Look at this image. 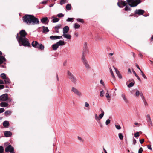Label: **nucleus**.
I'll return each instance as SVG.
<instances>
[{
    "instance_id": "obj_63",
    "label": "nucleus",
    "mask_w": 153,
    "mask_h": 153,
    "mask_svg": "<svg viewBox=\"0 0 153 153\" xmlns=\"http://www.w3.org/2000/svg\"><path fill=\"white\" fill-rule=\"evenodd\" d=\"M78 139L79 140H80L81 141H82V142L83 141V140H82V139L81 137L78 136Z\"/></svg>"
},
{
    "instance_id": "obj_14",
    "label": "nucleus",
    "mask_w": 153,
    "mask_h": 153,
    "mask_svg": "<svg viewBox=\"0 0 153 153\" xmlns=\"http://www.w3.org/2000/svg\"><path fill=\"white\" fill-rule=\"evenodd\" d=\"M72 91L77 95H80L82 94L80 92H79L77 89L74 87L72 88Z\"/></svg>"
},
{
    "instance_id": "obj_46",
    "label": "nucleus",
    "mask_w": 153,
    "mask_h": 153,
    "mask_svg": "<svg viewBox=\"0 0 153 153\" xmlns=\"http://www.w3.org/2000/svg\"><path fill=\"white\" fill-rule=\"evenodd\" d=\"M141 72V74L142 75V76L144 77V78L145 79H147V77L146 76H145L143 72L142 71H140Z\"/></svg>"
},
{
    "instance_id": "obj_20",
    "label": "nucleus",
    "mask_w": 153,
    "mask_h": 153,
    "mask_svg": "<svg viewBox=\"0 0 153 153\" xmlns=\"http://www.w3.org/2000/svg\"><path fill=\"white\" fill-rule=\"evenodd\" d=\"M61 25L59 24L58 26H56L54 28L55 31L56 33H59V29L61 27Z\"/></svg>"
},
{
    "instance_id": "obj_31",
    "label": "nucleus",
    "mask_w": 153,
    "mask_h": 153,
    "mask_svg": "<svg viewBox=\"0 0 153 153\" xmlns=\"http://www.w3.org/2000/svg\"><path fill=\"white\" fill-rule=\"evenodd\" d=\"M43 29V33H45V32H48L49 31V30L48 29L47 27H46L45 26H43L42 27Z\"/></svg>"
},
{
    "instance_id": "obj_13",
    "label": "nucleus",
    "mask_w": 153,
    "mask_h": 153,
    "mask_svg": "<svg viewBox=\"0 0 153 153\" xmlns=\"http://www.w3.org/2000/svg\"><path fill=\"white\" fill-rule=\"evenodd\" d=\"M113 67L114 68L115 72L117 75L118 77L120 79H121L122 78V76L121 74L120 73V72L118 70H117V68H115L114 66H113Z\"/></svg>"
},
{
    "instance_id": "obj_62",
    "label": "nucleus",
    "mask_w": 153,
    "mask_h": 153,
    "mask_svg": "<svg viewBox=\"0 0 153 153\" xmlns=\"http://www.w3.org/2000/svg\"><path fill=\"white\" fill-rule=\"evenodd\" d=\"M85 106L86 107H88L89 106V104L87 102H86L85 103Z\"/></svg>"
},
{
    "instance_id": "obj_6",
    "label": "nucleus",
    "mask_w": 153,
    "mask_h": 153,
    "mask_svg": "<svg viewBox=\"0 0 153 153\" xmlns=\"http://www.w3.org/2000/svg\"><path fill=\"white\" fill-rule=\"evenodd\" d=\"M67 74L68 78L74 83H76V79L75 77L68 70L67 71Z\"/></svg>"
},
{
    "instance_id": "obj_16",
    "label": "nucleus",
    "mask_w": 153,
    "mask_h": 153,
    "mask_svg": "<svg viewBox=\"0 0 153 153\" xmlns=\"http://www.w3.org/2000/svg\"><path fill=\"white\" fill-rule=\"evenodd\" d=\"M69 30V27L66 26H65L63 28V33L64 34H65L67 33Z\"/></svg>"
},
{
    "instance_id": "obj_35",
    "label": "nucleus",
    "mask_w": 153,
    "mask_h": 153,
    "mask_svg": "<svg viewBox=\"0 0 153 153\" xmlns=\"http://www.w3.org/2000/svg\"><path fill=\"white\" fill-rule=\"evenodd\" d=\"M0 76L3 79H5L7 77L6 74L4 73L1 74Z\"/></svg>"
},
{
    "instance_id": "obj_48",
    "label": "nucleus",
    "mask_w": 153,
    "mask_h": 153,
    "mask_svg": "<svg viewBox=\"0 0 153 153\" xmlns=\"http://www.w3.org/2000/svg\"><path fill=\"white\" fill-rule=\"evenodd\" d=\"M66 0H61L60 1V4L61 5H62V4L65 3Z\"/></svg>"
},
{
    "instance_id": "obj_22",
    "label": "nucleus",
    "mask_w": 153,
    "mask_h": 153,
    "mask_svg": "<svg viewBox=\"0 0 153 153\" xmlns=\"http://www.w3.org/2000/svg\"><path fill=\"white\" fill-rule=\"evenodd\" d=\"M52 19H53L52 22L53 23L56 22L59 20V18L55 17L54 16H52Z\"/></svg>"
},
{
    "instance_id": "obj_23",
    "label": "nucleus",
    "mask_w": 153,
    "mask_h": 153,
    "mask_svg": "<svg viewBox=\"0 0 153 153\" xmlns=\"http://www.w3.org/2000/svg\"><path fill=\"white\" fill-rule=\"evenodd\" d=\"M0 105L1 107H6L8 106V104L6 102H2L0 103Z\"/></svg>"
},
{
    "instance_id": "obj_45",
    "label": "nucleus",
    "mask_w": 153,
    "mask_h": 153,
    "mask_svg": "<svg viewBox=\"0 0 153 153\" xmlns=\"http://www.w3.org/2000/svg\"><path fill=\"white\" fill-rule=\"evenodd\" d=\"M95 118L96 119V120L97 121V122H98L99 121V118L97 116V114H95Z\"/></svg>"
},
{
    "instance_id": "obj_41",
    "label": "nucleus",
    "mask_w": 153,
    "mask_h": 153,
    "mask_svg": "<svg viewBox=\"0 0 153 153\" xmlns=\"http://www.w3.org/2000/svg\"><path fill=\"white\" fill-rule=\"evenodd\" d=\"M134 137L136 138H138V137L139 136V133L138 132H137L134 134Z\"/></svg>"
},
{
    "instance_id": "obj_5",
    "label": "nucleus",
    "mask_w": 153,
    "mask_h": 153,
    "mask_svg": "<svg viewBox=\"0 0 153 153\" xmlns=\"http://www.w3.org/2000/svg\"><path fill=\"white\" fill-rule=\"evenodd\" d=\"M20 35V37L19 36V34H17L16 38L17 40L22 39L24 38H26L25 36L27 34V33L25 32V30H21L19 33Z\"/></svg>"
},
{
    "instance_id": "obj_10",
    "label": "nucleus",
    "mask_w": 153,
    "mask_h": 153,
    "mask_svg": "<svg viewBox=\"0 0 153 153\" xmlns=\"http://www.w3.org/2000/svg\"><path fill=\"white\" fill-rule=\"evenodd\" d=\"M145 13V11L142 9L136 10L135 12V15L138 14L139 15H143Z\"/></svg>"
},
{
    "instance_id": "obj_52",
    "label": "nucleus",
    "mask_w": 153,
    "mask_h": 153,
    "mask_svg": "<svg viewBox=\"0 0 153 153\" xmlns=\"http://www.w3.org/2000/svg\"><path fill=\"white\" fill-rule=\"evenodd\" d=\"M143 151V149L142 147H140L138 151V153H142Z\"/></svg>"
},
{
    "instance_id": "obj_47",
    "label": "nucleus",
    "mask_w": 153,
    "mask_h": 153,
    "mask_svg": "<svg viewBox=\"0 0 153 153\" xmlns=\"http://www.w3.org/2000/svg\"><path fill=\"white\" fill-rule=\"evenodd\" d=\"M134 85V83L131 82L128 85V86L129 88L133 86Z\"/></svg>"
},
{
    "instance_id": "obj_28",
    "label": "nucleus",
    "mask_w": 153,
    "mask_h": 153,
    "mask_svg": "<svg viewBox=\"0 0 153 153\" xmlns=\"http://www.w3.org/2000/svg\"><path fill=\"white\" fill-rule=\"evenodd\" d=\"M37 48H38L39 50H42L44 49V47L42 44H40L38 46Z\"/></svg>"
},
{
    "instance_id": "obj_43",
    "label": "nucleus",
    "mask_w": 153,
    "mask_h": 153,
    "mask_svg": "<svg viewBox=\"0 0 153 153\" xmlns=\"http://www.w3.org/2000/svg\"><path fill=\"white\" fill-rule=\"evenodd\" d=\"M56 16L59 18H61L64 17V15L62 13H59Z\"/></svg>"
},
{
    "instance_id": "obj_24",
    "label": "nucleus",
    "mask_w": 153,
    "mask_h": 153,
    "mask_svg": "<svg viewBox=\"0 0 153 153\" xmlns=\"http://www.w3.org/2000/svg\"><path fill=\"white\" fill-rule=\"evenodd\" d=\"M6 59L3 56H0V64L3 63L5 61Z\"/></svg>"
},
{
    "instance_id": "obj_8",
    "label": "nucleus",
    "mask_w": 153,
    "mask_h": 153,
    "mask_svg": "<svg viewBox=\"0 0 153 153\" xmlns=\"http://www.w3.org/2000/svg\"><path fill=\"white\" fill-rule=\"evenodd\" d=\"M87 44L86 42H85L84 44L83 49L82 51V56L85 57V56L86 53L88 52Z\"/></svg>"
},
{
    "instance_id": "obj_25",
    "label": "nucleus",
    "mask_w": 153,
    "mask_h": 153,
    "mask_svg": "<svg viewBox=\"0 0 153 153\" xmlns=\"http://www.w3.org/2000/svg\"><path fill=\"white\" fill-rule=\"evenodd\" d=\"M59 46L57 43L53 45L52 46V47L53 50H56L58 48Z\"/></svg>"
},
{
    "instance_id": "obj_59",
    "label": "nucleus",
    "mask_w": 153,
    "mask_h": 153,
    "mask_svg": "<svg viewBox=\"0 0 153 153\" xmlns=\"http://www.w3.org/2000/svg\"><path fill=\"white\" fill-rule=\"evenodd\" d=\"M135 66L137 67V68L140 71H142L141 70V69H140V67H139V66L137 64H136Z\"/></svg>"
},
{
    "instance_id": "obj_18",
    "label": "nucleus",
    "mask_w": 153,
    "mask_h": 153,
    "mask_svg": "<svg viewBox=\"0 0 153 153\" xmlns=\"http://www.w3.org/2000/svg\"><path fill=\"white\" fill-rule=\"evenodd\" d=\"M48 18L47 17H44L41 19V21L42 23L46 24V22L48 21Z\"/></svg>"
},
{
    "instance_id": "obj_44",
    "label": "nucleus",
    "mask_w": 153,
    "mask_h": 153,
    "mask_svg": "<svg viewBox=\"0 0 153 153\" xmlns=\"http://www.w3.org/2000/svg\"><path fill=\"white\" fill-rule=\"evenodd\" d=\"M77 21L79 22H80L81 23H83L84 21L83 19L80 18H77L76 19Z\"/></svg>"
},
{
    "instance_id": "obj_58",
    "label": "nucleus",
    "mask_w": 153,
    "mask_h": 153,
    "mask_svg": "<svg viewBox=\"0 0 153 153\" xmlns=\"http://www.w3.org/2000/svg\"><path fill=\"white\" fill-rule=\"evenodd\" d=\"M4 86L3 85H0V90L3 89L4 88Z\"/></svg>"
},
{
    "instance_id": "obj_26",
    "label": "nucleus",
    "mask_w": 153,
    "mask_h": 153,
    "mask_svg": "<svg viewBox=\"0 0 153 153\" xmlns=\"http://www.w3.org/2000/svg\"><path fill=\"white\" fill-rule=\"evenodd\" d=\"M95 39L97 41H101L102 40V38L98 35H97L96 36H95Z\"/></svg>"
},
{
    "instance_id": "obj_37",
    "label": "nucleus",
    "mask_w": 153,
    "mask_h": 153,
    "mask_svg": "<svg viewBox=\"0 0 153 153\" xmlns=\"http://www.w3.org/2000/svg\"><path fill=\"white\" fill-rule=\"evenodd\" d=\"M122 97L125 102L126 103H128V100L126 96H122Z\"/></svg>"
},
{
    "instance_id": "obj_55",
    "label": "nucleus",
    "mask_w": 153,
    "mask_h": 153,
    "mask_svg": "<svg viewBox=\"0 0 153 153\" xmlns=\"http://www.w3.org/2000/svg\"><path fill=\"white\" fill-rule=\"evenodd\" d=\"M5 111V110L3 108H0V113H2L4 112Z\"/></svg>"
},
{
    "instance_id": "obj_34",
    "label": "nucleus",
    "mask_w": 153,
    "mask_h": 153,
    "mask_svg": "<svg viewBox=\"0 0 153 153\" xmlns=\"http://www.w3.org/2000/svg\"><path fill=\"white\" fill-rule=\"evenodd\" d=\"M66 8L67 10H70L71 8V6L70 4H68L66 6Z\"/></svg>"
},
{
    "instance_id": "obj_17",
    "label": "nucleus",
    "mask_w": 153,
    "mask_h": 153,
    "mask_svg": "<svg viewBox=\"0 0 153 153\" xmlns=\"http://www.w3.org/2000/svg\"><path fill=\"white\" fill-rule=\"evenodd\" d=\"M32 46L35 48H37L38 46L39 45L38 42L36 41H33L32 43Z\"/></svg>"
},
{
    "instance_id": "obj_42",
    "label": "nucleus",
    "mask_w": 153,
    "mask_h": 153,
    "mask_svg": "<svg viewBox=\"0 0 153 153\" xmlns=\"http://www.w3.org/2000/svg\"><path fill=\"white\" fill-rule=\"evenodd\" d=\"M11 113V111H6L5 112V114L6 115H9Z\"/></svg>"
},
{
    "instance_id": "obj_36",
    "label": "nucleus",
    "mask_w": 153,
    "mask_h": 153,
    "mask_svg": "<svg viewBox=\"0 0 153 153\" xmlns=\"http://www.w3.org/2000/svg\"><path fill=\"white\" fill-rule=\"evenodd\" d=\"M80 27V25L79 24H78L77 23H76L74 25V28L76 29H78Z\"/></svg>"
},
{
    "instance_id": "obj_56",
    "label": "nucleus",
    "mask_w": 153,
    "mask_h": 153,
    "mask_svg": "<svg viewBox=\"0 0 153 153\" xmlns=\"http://www.w3.org/2000/svg\"><path fill=\"white\" fill-rule=\"evenodd\" d=\"M100 96H103L104 94V91L103 90H102L100 92Z\"/></svg>"
},
{
    "instance_id": "obj_12",
    "label": "nucleus",
    "mask_w": 153,
    "mask_h": 153,
    "mask_svg": "<svg viewBox=\"0 0 153 153\" xmlns=\"http://www.w3.org/2000/svg\"><path fill=\"white\" fill-rule=\"evenodd\" d=\"M4 134L6 137H10L12 135V133L10 131H5L4 132Z\"/></svg>"
},
{
    "instance_id": "obj_15",
    "label": "nucleus",
    "mask_w": 153,
    "mask_h": 153,
    "mask_svg": "<svg viewBox=\"0 0 153 153\" xmlns=\"http://www.w3.org/2000/svg\"><path fill=\"white\" fill-rule=\"evenodd\" d=\"M62 36H50V38L51 40H55L56 39H60L62 38Z\"/></svg>"
},
{
    "instance_id": "obj_4",
    "label": "nucleus",
    "mask_w": 153,
    "mask_h": 153,
    "mask_svg": "<svg viewBox=\"0 0 153 153\" xmlns=\"http://www.w3.org/2000/svg\"><path fill=\"white\" fill-rule=\"evenodd\" d=\"M20 45H23L25 46L31 47L30 44L28 42V39L27 38H24L22 39L17 40Z\"/></svg>"
},
{
    "instance_id": "obj_33",
    "label": "nucleus",
    "mask_w": 153,
    "mask_h": 153,
    "mask_svg": "<svg viewBox=\"0 0 153 153\" xmlns=\"http://www.w3.org/2000/svg\"><path fill=\"white\" fill-rule=\"evenodd\" d=\"M142 98L143 101L144 103V104L145 105V106H148V104L147 102H146V100L144 96H142Z\"/></svg>"
},
{
    "instance_id": "obj_30",
    "label": "nucleus",
    "mask_w": 153,
    "mask_h": 153,
    "mask_svg": "<svg viewBox=\"0 0 153 153\" xmlns=\"http://www.w3.org/2000/svg\"><path fill=\"white\" fill-rule=\"evenodd\" d=\"M58 46L59 45H65V43L62 40H60L58 42H57Z\"/></svg>"
},
{
    "instance_id": "obj_19",
    "label": "nucleus",
    "mask_w": 153,
    "mask_h": 153,
    "mask_svg": "<svg viewBox=\"0 0 153 153\" xmlns=\"http://www.w3.org/2000/svg\"><path fill=\"white\" fill-rule=\"evenodd\" d=\"M3 126L5 127H8L9 125V123L8 121H5L3 123Z\"/></svg>"
},
{
    "instance_id": "obj_60",
    "label": "nucleus",
    "mask_w": 153,
    "mask_h": 153,
    "mask_svg": "<svg viewBox=\"0 0 153 153\" xmlns=\"http://www.w3.org/2000/svg\"><path fill=\"white\" fill-rule=\"evenodd\" d=\"M135 76L137 78V79L139 81H141V79H140V77H139V76L137 74L136 75V76Z\"/></svg>"
},
{
    "instance_id": "obj_51",
    "label": "nucleus",
    "mask_w": 153,
    "mask_h": 153,
    "mask_svg": "<svg viewBox=\"0 0 153 153\" xmlns=\"http://www.w3.org/2000/svg\"><path fill=\"white\" fill-rule=\"evenodd\" d=\"M110 123V120L108 119H107L106 122H105V124L106 125H108Z\"/></svg>"
},
{
    "instance_id": "obj_54",
    "label": "nucleus",
    "mask_w": 153,
    "mask_h": 153,
    "mask_svg": "<svg viewBox=\"0 0 153 153\" xmlns=\"http://www.w3.org/2000/svg\"><path fill=\"white\" fill-rule=\"evenodd\" d=\"M108 101L109 102H110L111 100V96H106Z\"/></svg>"
},
{
    "instance_id": "obj_29",
    "label": "nucleus",
    "mask_w": 153,
    "mask_h": 153,
    "mask_svg": "<svg viewBox=\"0 0 153 153\" xmlns=\"http://www.w3.org/2000/svg\"><path fill=\"white\" fill-rule=\"evenodd\" d=\"M100 110L102 111V113L99 115L98 117L99 118V121L100 120V119H102L103 117L104 114V113L103 111L102 110V109H100Z\"/></svg>"
},
{
    "instance_id": "obj_39",
    "label": "nucleus",
    "mask_w": 153,
    "mask_h": 153,
    "mask_svg": "<svg viewBox=\"0 0 153 153\" xmlns=\"http://www.w3.org/2000/svg\"><path fill=\"white\" fill-rule=\"evenodd\" d=\"M4 149L2 146H0V153H3Z\"/></svg>"
},
{
    "instance_id": "obj_53",
    "label": "nucleus",
    "mask_w": 153,
    "mask_h": 153,
    "mask_svg": "<svg viewBox=\"0 0 153 153\" xmlns=\"http://www.w3.org/2000/svg\"><path fill=\"white\" fill-rule=\"evenodd\" d=\"M139 141L141 144H142L144 141V139H140Z\"/></svg>"
},
{
    "instance_id": "obj_50",
    "label": "nucleus",
    "mask_w": 153,
    "mask_h": 153,
    "mask_svg": "<svg viewBox=\"0 0 153 153\" xmlns=\"http://www.w3.org/2000/svg\"><path fill=\"white\" fill-rule=\"evenodd\" d=\"M74 19L73 18H68L67 19V21L68 22H72Z\"/></svg>"
},
{
    "instance_id": "obj_9",
    "label": "nucleus",
    "mask_w": 153,
    "mask_h": 153,
    "mask_svg": "<svg viewBox=\"0 0 153 153\" xmlns=\"http://www.w3.org/2000/svg\"><path fill=\"white\" fill-rule=\"evenodd\" d=\"M8 96H0V100L1 101H7L8 102H10L11 101V99L9 98Z\"/></svg>"
},
{
    "instance_id": "obj_7",
    "label": "nucleus",
    "mask_w": 153,
    "mask_h": 153,
    "mask_svg": "<svg viewBox=\"0 0 153 153\" xmlns=\"http://www.w3.org/2000/svg\"><path fill=\"white\" fill-rule=\"evenodd\" d=\"M81 59L84 64L86 68L88 69H89L90 68V66L85 57H84V56H82Z\"/></svg>"
},
{
    "instance_id": "obj_40",
    "label": "nucleus",
    "mask_w": 153,
    "mask_h": 153,
    "mask_svg": "<svg viewBox=\"0 0 153 153\" xmlns=\"http://www.w3.org/2000/svg\"><path fill=\"white\" fill-rule=\"evenodd\" d=\"M119 137L120 139L122 140L123 139V135L121 133H119L118 134Z\"/></svg>"
},
{
    "instance_id": "obj_2",
    "label": "nucleus",
    "mask_w": 153,
    "mask_h": 153,
    "mask_svg": "<svg viewBox=\"0 0 153 153\" xmlns=\"http://www.w3.org/2000/svg\"><path fill=\"white\" fill-rule=\"evenodd\" d=\"M118 6L120 8H123L124 6H126L125 7L124 10L126 11H128V10H131V9L127 5V3L126 1H119L117 3Z\"/></svg>"
},
{
    "instance_id": "obj_1",
    "label": "nucleus",
    "mask_w": 153,
    "mask_h": 153,
    "mask_svg": "<svg viewBox=\"0 0 153 153\" xmlns=\"http://www.w3.org/2000/svg\"><path fill=\"white\" fill-rule=\"evenodd\" d=\"M23 21L27 24H30L32 23L33 24H39V21L37 18L34 16L31 15H25L22 18Z\"/></svg>"
},
{
    "instance_id": "obj_3",
    "label": "nucleus",
    "mask_w": 153,
    "mask_h": 153,
    "mask_svg": "<svg viewBox=\"0 0 153 153\" xmlns=\"http://www.w3.org/2000/svg\"><path fill=\"white\" fill-rule=\"evenodd\" d=\"M127 3L131 7H133L137 6L141 3V0H126Z\"/></svg>"
},
{
    "instance_id": "obj_21",
    "label": "nucleus",
    "mask_w": 153,
    "mask_h": 153,
    "mask_svg": "<svg viewBox=\"0 0 153 153\" xmlns=\"http://www.w3.org/2000/svg\"><path fill=\"white\" fill-rule=\"evenodd\" d=\"M4 83L6 84H8L10 83V81L8 77H6L5 79H4Z\"/></svg>"
},
{
    "instance_id": "obj_32",
    "label": "nucleus",
    "mask_w": 153,
    "mask_h": 153,
    "mask_svg": "<svg viewBox=\"0 0 153 153\" xmlns=\"http://www.w3.org/2000/svg\"><path fill=\"white\" fill-rule=\"evenodd\" d=\"M136 96H143V94L141 91H137L135 93Z\"/></svg>"
},
{
    "instance_id": "obj_27",
    "label": "nucleus",
    "mask_w": 153,
    "mask_h": 153,
    "mask_svg": "<svg viewBox=\"0 0 153 153\" xmlns=\"http://www.w3.org/2000/svg\"><path fill=\"white\" fill-rule=\"evenodd\" d=\"M62 36L67 39H70L71 38V36L68 34H63Z\"/></svg>"
},
{
    "instance_id": "obj_64",
    "label": "nucleus",
    "mask_w": 153,
    "mask_h": 153,
    "mask_svg": "<svg viewBox=\"0 0 153 153\" xmlns=\"http://www.w3.org/2000/svg\"><path fill=\"white\" fill-rule=\"evenodd\" d=\"M147 121L148 123H152L151 119H147Z\"/></svg>"
},
{
    "instance_id": "obj_11",
    "label": "nucleus",
    "mask_w": 153,
    "mask_h": 153,
    "mask_svg": "<svg viewBox=\"0 0 153 153\" xmlns=\"http://www.w3.org/2000/svg\"><path fill=\"white\" fill-rule=\"evenodd\" d=\"M14 149L11 145H9L5 149V151L6 152H10L14 150Z\"/></svg>"
},
{
    "instance_id": "obj_61",
    "label": "nucleus",
    "mask_w": 153,
    "mask_h": 153,
    "mask_svg": "<svg viewBox=\"0 0 153 153\" xmlns=\"http://www.w3.org/2000/svg\"><path fill=\"white\" fill-rule=\"evenodd\" d=\"M100 83L102 84L103 86H104V82H103V81L102 80H101L100 81Z\"/></svg>"
},
{
    "instance_id": "obj_57",
    "label": "nucleus",
    "mask_w": 153,
    "mask_h": 153,
    "mask_svg": "<svg viewBox=\"0 0 153 153\" xmlns=\"http://www.w3.org/2000/svg\"><path fill=\"white\" fill-rule=\"evenodd\" d=\"M136 143V140L134 139V138H133V144L134 145H135V144Z\"/></svg>"
},
{
    "instance_id": "obj_38",
    "label": "nucleus",
    "mask_w": 153,
    "mask_h": 153,
    "mask_svg": "<svg viewBox=\"0 0 153 153\" xmlns=\"http://www.w3.org/2000/svg\"><path fill=\"white\" fill-rule=\"evenodd\" d=\"M109 69H110V73H111V75L112 76V77L114 78H115V76H114V74H113V72L111 68H109Z\"/></svg>"
},
{
    "instance_id": "obj_49",
    "label": "nucleus",
    "mask_w": 153,
    "mask_h": 153,
    "mask_svg": "<svg viewBox=\"0 0 153 153\" xmlns=\"http://www.w3.org/2000/svg\"><path fill=\"white\" fill-rule=\"evenodd\" d=\"M115 126L116 128L118 130L121 129V128L120 125H115Z\"/></svg>"
}]
</instances>
